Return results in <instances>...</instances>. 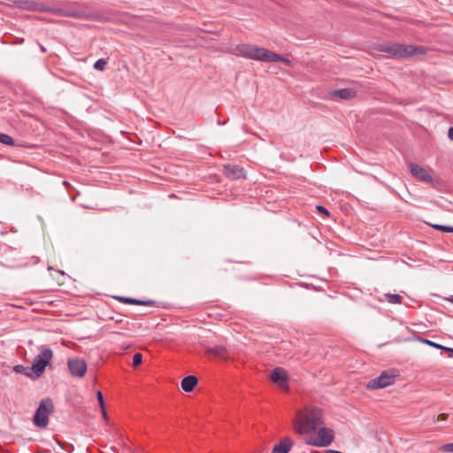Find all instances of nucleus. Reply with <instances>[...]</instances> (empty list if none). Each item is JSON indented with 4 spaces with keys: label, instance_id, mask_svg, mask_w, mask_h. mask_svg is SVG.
I'll use <instances>...</instances> for the list:
<instances>
[{
    "label": "nucleus",
    "instance_id": "nucleus-9",
    "mask_svg": "<svg viewBox=\"0 0 453 453\" xmlns=\"http://www.w3.org/2000/svg\"><path fill=\"white\" fill-rule=\"evenodd\" d=\"M410 170L413 177L420 181L426 183H432L434 181L430 172L427 169L418 165V164L411 163Z\"/></svg>",
    "mask_w": 453,
    "mask_h": 453
},
{
    "label": "nucleus",
    "instance_id": "nucleus-18",
    "mask_svg": "<svg viewBox=\"0 0 453 453\" xmlns=\"http://www.w3.org/2000/svg\"><path fill=\"white\" fill-rule=\"evenodd\" d=\"M273 55L276 57L275 59L274 58H269V62H283L285 65H291V60L287 58H284L277 53H274L273 52Z\"/></svg>",
    "mask_w": 453,
    "mask_h": 453
},
{
    "label": "nucleus",
    "instance_id": "nucleus-17",
    "mask_svg": "<svg viewBox=\"0 0 453 453\" xmlns=\"http://www.w3.org/2000/svg\"><path fill=\"white\" fill-rule=\"evenodd\" d=\"M334 96H339L342 99H348L352 96V92L350 89L342 88L337 89L333 92Z\"/></svg>",
    "mask_w": 453,
    "mask_h": 453
},
{
    "label": "nucleus",
    "instance_id": "nucleus-2",
    "mask_svg": "<svg viewBox=\"0 0 453 453\" xmlns=\"http://www.w3.org/2000/svg\"><path fill=\"white\" fill-rule=\"evenodd\" d=\"M236 50L237 55L242 58L266 63H269L270 57L273 58H276L273 51L251 44H239L236 47Z\"/></svg>",
    "mask_w": 453,
    "mask_h": 453
},
{
    "label": "nucleus",
    "instance_id": "nucleus-19",
    "mask_svg": "<svg viewBox=\"0 0 453 453\" xmlns=\"http://www.w3.org/2000/svg\"><path fill=\"white\" fill-rule=\"evenodd\" d=\"M421 342L429 345V346H432V347H434L436 349H445L447 351H452L453 352V349H450V348H447V347H443L442 345L439 344V343H436L434 342H432L430 340H427V339H421Z\"/></svg>",
    "mask_w": 453,
    "mask_h": 453
},
{
    "label": "nucleus",
    "instance_id": "nucleus-23",
    "mask_svg": "<svg viewBox=\"0 0 453 453\" xmlns=\"http://www.w3.org/2000/svg\"><path fill=\"white\" fill-rule=\"evenodd\" d=\"M106 64V60H104V58H100L95 62L94 68L96 70L103 71L104 70Z\"/></svg>",
    "mask_w": 453,
    "mask_h": 453
},
{
    "label": "nucleus",
    "instance_id": "nucleus-22",
    "mask_svg": "<svg viewBox=\"0 0 453 453\" xmlns=\"http://www.w3.org/2000/svg\"><path fill=\"white\" fill-rule=\"evenodd\" d=\"M434 229L443 231L445 233H453V226L434 224L432 226Z\"/></svg>",
    "mask_w": 453,
    "mask_h": 453
},
{
    "label": "nucleus",
    "instance_id": "nucleus-31",
    "mask_svg": "<svg viewBox=\"0 0 453 453\" xmlns=\"http://www.w3.org/2000/svg\"><path fill=\"white\" fill-rule=\"evenodd\" d=\"M446 418H447L446 414H441L440 416H438L437 420H439L440 418H441L442 420H445Z\"/></svg>",
    "mask_w": 453,
    "mask_h": 453
},
{
    "label": "nucleus",
    "instance_id": "nucleus-14",
    "mask_svg": "<svg viewBox=\"0 0 453 453\" xmlns=\"http://www.w3.org/2000/svg\"><path fill=\"white\" fill-rule=\"evenodd\" d=\"M207 352L220 357V358H226V349L225 347L217 345L207 349Z\"/></svg>",
    "mask_w": 453,
    "mask_h": 453
},
{
    "label": "nucleus",
    "instance_id": "nucleus-26",
    "mask_svg": "<svg viewBox=\"0 0 453 453\" xmlns=\"http://www.w3.org/2000/svg\"><path fill=\"white\" fill-rule=\"evenodd\" d=\"M441 449L443 452L453 453V442L442 445Z\"/></svg>",
    "mask_w": 453,
    "mask_h": 453
},
{
    "label": "nucleus",
    "instance_id": "nucleus-5",
    "mask_svg": "<svg viewBox=\"0 0 453 453\" xmlns=\"http://www.w3.org/2000/svg\"><path fill=\"white\" fill-rule=\"evenodd\" d=\"M52 411V401L50 398L42 399L34 417L35 426L40 428L46 427L49 424V416Z\"/></svg>",
    "mask_w": 453,
    "mask_h": 453
},
{
    "label": "nucleus",
    "instance_id": "nucleus-12",
    "mask_svg": "<svg viewBox=\"0 0 453 453\" xmlns=\"http://www.w3.org/2000/svg\"><path fill=\"white\" fill-rule=\"evenodd\" d=\"M224 174L232 180L240 179L244 176L243 170L234 165H226L224 166Z\"/></svg>",
    "mask_w": 453,
    "mask_h": 453
},
{
    "label": "nucleus",
    "instance_id": "nucleus-8",
    "mask_svg": "<svg viewBox=\"0 0 453 453\" xmlns=\"http://www.w3.org/2000/svg\"><path fill=\"white\" fill-rule=\"evenodd\" d=\"M68 369L73 376L81 378L87 372L86 362L79 357L69 358L67 361Z\"/></svg>",
    "mask_w": 453,
    "mask_h": 453
},
{
    "label": "nucleus",
    "instance_id": "nucleus-28",
    "mask_svg": "<svg viewBox=\"0 0 453 453\" xmlns=\"http://www.w3.org/2000/svg\"><path fill=\"white\" fill-rule=\"evenodd\" d=\"M449 137L453 141V127L449 129Z\"/></svg>",
    "mask_w": 453,
    "mask_h": 453
},
{
    "label": "nucleus",
    "instance_id": "nucleus-21",
    "mask_svg": "<svg viewBox=\"0 0 453 453\" xmlns=\"http://www.w3.org/2000/svg\"><path fill=\"white\" fill-rule=\"evenodd\" d=\"M23 7L25 9L31 10V11H38V10L42 9V7L40 4L33 3V2L25 3V5Z\"/></svg>",
    "mask_w": 453,
    "mask_h": 453
},
{
    "label": "nucleus",
    "instance_id": "nucleus-15",
    "mask_svg": "<svg viewBox=\"0 0 453 453\" xmlns=\"http://www.w3.org/2000/svg\"><path fill=\"white\" fill-rule=\"evenodd\" d=\"M119 300H120L121 302L125 303H129V304H139V305H149V304H151L152 302L151 301H142V300H138V299H134V298H131V297H119Z\"/></svg>",
    "mask_w": 453,
    "mask_h": 453
},
{
    "label": "nucleus",
    "instance_id": "nucleus-10",
    "mask_svg": "<svg viewBox=\"0 0 453 453\" xmlns=\"http://www.w3.org/2000/svg\"><path fill=\"white\" fill-rule=\"evenodd\" d=\"M270 378L275 384H277L278 387L286 389L288 388V373L284 369L280 367L273 369L271 372Z\"/></svg>",
    "mask_w": 453,
    "mask_h": 453
},
{
    "label": "nucleus",
    "instance_id": "nucleus-20",
    "mask_svg": "<svg viewBox=\"0 0 453 453\" xmlns=\"http://www.w3.org/2000/svg\"><path fill=\"white\" fill-rule=\"evenodd\" d=\"M0 142L6 145H13L14 140L10 135L0 133Z\"/></svg>",
    "mask_w": 453,
    "mask_h": 453
},
{
    "label": "nucleus",
    "instance_id": "nucleus-30",
    "mask_svg": "<svg viewBox=\"0 0 453 453\" xmlns=\"http://www.w3.org/2000/svg\"><path fill=\"white\" fill-rule=\"evenodd\" d=\"M103 418L106 420L107 419V413L105 411V406L104 407V411H101Z\"/></svg>",
    "mask_w": 453,
    "mask_h": 453
},
{
    "label": "nucleus",
    "instance_id": "nucleus-29",
    "mask_svg": "<svg viewBox=\"0 0 453 453\" xmlns=\"http://www.w3.org/2000/svg\"><path fill=\"white\" fill-rule=\"evenodd\" d=\"M23 369H24V367H23L22 365H16V366L14 367V370H15L16 372H21Z\"/></svg>",
    "mask_w": 453,
    "mask_h": 453
},
{
    "label": "nucleus",
    "instance_id": "nucleus-32",
    "mask_svg": "<svg viewBox=\"0 0 453 453\" xmlns=\"http://www.w3.org/2000/svg\"><path fill=\"white\" fill-rule=\"evenodd\" d=\"M449 301L453 303V296L450 298H449Z\"/></svg>",
    "mask_w": 453,
    "mask_h": 453
},
{
    "label": "nucleus",
    "instance_id": "nucleus-24",
    "mask_svg": "<svg viewBox=\"0 0 453 453\" xmlns=\"http://www.w3.org/2000/svg\"><path fill=\"white\" fill-rule=\"evenodd\" d=\"M142 362V355L141 353H135L133 357V366L137 367Z\"/></svg>",
    "mask_w": 453,
    "mask_h": 453
},
{
    "label": "nucleus",
    "instance_id": "nucleus-6",
    "mask_svg": "<svg viewBox=\"0 0 453 453\" xmlns=\"http://www.w3.org/2000/svg\"><path fill=\"white\" fill-rule=\"evenodd\" d=\"M334 433L333 429L328 427H319L317 436L307 440L306 443L315 447H326L334 441Z\"/></svg>",
    "mask_w": 453,
    "mask_h": 453
},
{
    "label": "nucleus",
    "instance_id": "nucleus-27",
    "mask_svg": "<svg viewBox=\"0 0 453 453\" xmlns=\"http://www.w3.org/2000/svg\"><path fill=\"white\" fill-rule=\"evenodd\" d=\"M317 210H318L319 212L326 214V216H328V215H329L328 211H327L325 207H323V206H321V205L317 206Z\"/></svg>",
    "mask_w": 453,
    "mask_h": 453
},
{
    "label": "nucleus",
    "instance_id": "nucleus-3",
    "mask_svg": "<svg viewBox=\"0 0 453 453\" xmlns=\"http://www.w3.org/2000/svg\"><path fill=\"white\" fill-rule=\"evenodd\" d=\"M53 358V351L46 345H42L39 348V353L35 357L31 372H27V375L31 378H39L45 371L46 366L50 363Z\"/></svg>",
    "mask_w": 453,
    "mask_h": 453
},
{
    "label": "nucleus",
    "instance_id": "nucleus-7",
    "mask_svg": "<svg viewBox=\"0 0 453 453\" xmlns=\"http://www.w3.org/2000/svg\"><path fill=\"white\" fill-rule=\"evenodd\" d=\"M395 381V374L392 372L389 371H384L381 372V374L375 378L371 380L367 383V388L369 389H379V388H384L386 387H388L392 385Z\"/></svg>",
    "mask_w": 453,
    "mask_h": 453
},
{
    "label": "nucleus",
    "instance_id": "nucleus-4",
    "mask_svg": "<svg viewBox=\"0 0 453 453\" xmlns=\"http://www.w3.org/2000/svg\"><path fill=\"white\" fill-rule=\"evenodd\" d=\"M382 50L388 53L393 58H399L421 55L425 53L423 48L402 43H392L390 45L385 46Z\"/></svg>",
    "mask_w": 453,
    "mask_h": 453
},
{
    "label": "nucleus",
    "instance_id": "nucleus-16",
    "mask_svg": "<svg viewBox=\"0 0 453 453\" xmlns=\"http://www.w3.org/2000/svg\"><path fill=\"white\" fill-rule=\"evenodd\" d=\"M385 299L392 304H400L402 303V297L397 294H385Z\"/></svg>",
    "mask_w": 453,
    "mask_h": 453
},
{
    "label": "nucleus",
    "instance_id": "nucleus-13",
    "mask_svg": "<svg viewBox=\"0 0 453 453\" xmlns=\"http://www.w3.org/2000/svg\"><path fill=\"white\" fill-rule=\"evenodd\" d=\"M198 380L194 375H188L181 380V388L186 392H191L196 386Z\"/></svg>",
    "mask_w": 453,
    "mask_h": 453
},
{
    "label": "nucleus",
    "instance_id": "nucleus-1",
    "mask_svg": "<svg viewBox=\"0 0 453 453\" xmlns=\"http://www.w3.org/2000/svg\"><path fill=\"white\" fill-rule=\"evenodd\" d=\"M323 423L320 409L312 408L300 411L295 423V430L299 434L314 432Z\"/></svg>",
    "mask_w": 453,
    "mask_h": 453
},
{
    "label": "nucleus",
    "instance_id": "nucleus-11",
    "mask_svg": "<svg viewBox=\"0 0 453 453\" xmlns=\"http://www.w3.org/2000/svg\"><path fill=\"white\" fill-rule=\"evenodd\" d=\"M294 445V441L289 437H285L275 444L272 453H288Z\"/></svg>",
    "mask_w": 453,
    "mask_h": 453
},
{
    "label": "nucleus",
    "instance_id": "nucleus-25",
    "mask_svg": "<svg viewBox=\"0 0 453 453\" xmlns=\"http://www.w3.org/2000/svg\"><path fill=\"white\" fill-rule=\"evenodd\" d=\"M96 397H97L101 411H104V407L105 405H104V396H103V394L101 391L96 392Z\"/></svg>",
    "mask_w": 453,
    "mask_h": 453
}]
</instances>
